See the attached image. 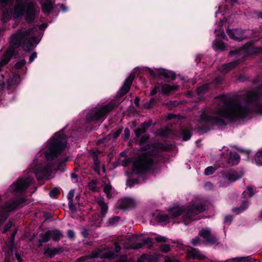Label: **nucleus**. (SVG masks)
I'll use <instances>...</instances> for the list:
<instances>
[{
    "instance_id": "1",
    "label": "nucleus",
    "mask_w": 262,
    "mask_h": 262,
    "mask_svg": "<svg viewBox=\"0 0 262 262\" xmlns=\"http://www.w3.org/2000/svg\"><path fill=\"white\" fill-rule=\"evenodd\" d=\"M241 103L242 101L238 100L221 98L219 107L215 112L211 114L205 112L202 114L198 125L204 124L222 125L224 124V118L234 120L246 117L249 110L247 107L242 106Z\"/></svg>"
},
{
    "instance_id": "2",
    "label": "nucleus",
    "mask_w": 262,
    "mask_h": 262,
    "mask_svg": "<svg viewBox=\"0 0 262 262\" xmlns=\"http://www.w3.org/2000/svg\"><path fill=\"white\" fill-rule=\"evenodd\" d=\"M34 29L30 28L27 30H18L11 37L10 43L13 47L21 46L26 51L32 50L35 44H37V38L33 33Z\"/></svg>"
},
{
    "instance_id": "3",
    "label": "nucleus",
    "mask_w": 262,
    "mask_h": 262,
    "mask_svg": "<svg viewBox=\"0 0 262 262\" xmlns=\"http://www.w3.org/2000/svg\"><path fill=\"white\" fill-rule=\"evenodd\" d=\"M12 1L13 0H0V3L3 5H7L11 3ZM25 9L26 10V19L29 21H32L35 16L39 12L33 2H27L26 0H17L13 13L14 17L18 18L21 16Z\"/></svg>"
},
{
    "instance_id": "4",
    "label": "nucleus",
    "mask_w": 262,
    "mask_h": 262,
    "mask_svg": "<svg viewBox=\"0 0 262 262\" xmlns=\"http://www.w3.org/2000/svg\"><path fill=\"white\" fill-rule=\"evenodd\" d=\"M67 140L62 132L56 133L51 139L46 157L48 161H52L65 148Z\"/></svg>"
},
{
    "instance_id": "5",
    "label": "nucleus",
    "mask_w": 262,
    "mask_h": 262,
    "mask_svg": "<svg viewBox=\"0 0 262 262\" xmlns=\"http://www.w3.org/2000/svg\"><path fill=\"white\" fill-rule=\"evenodd\" d=\"M204 210H205V207L202 204H192L186 208L177 206L170 208L168 210L172 217H176L182 215L185 220H191L193 216Z\"/></svg>"
},
{
    "instance_id": "6",
    "label": "nucleus",
    "mask_w": 262,
    "mask_h": 262,
    "mask_svg": "<svg viewBox=\"0 0 262 262\" xmlns=\"http://www.w3.org/2000/svg\"><path fill=\"white\" fill-rule=\"evenodd\" d=\"M116 106L117 105L115 103H110L107 105L94 108L88 113L86 118L89 121L101 119L111 112Z\"/></svg>"
},
{
    "instance_id": "7",
    "label": "nucleus",
    "mask_w": 262,
    "mask_h": 262,
    "mask_svg": "<svg viewBox=\"0 0 262 262\" xmlns=\"http://www.w3.org/2000/svg\"><path fill=\"white\" fill-rule=\"evenodd\" d=\"M154 161L148 155H142L136 159L133 163V168L137 172H142L152 167Z\"/></svg>"
},
{
    "instance_id": "8",
    "label": "nucleus",
    "mask_w": 262,
    "mask_h": 262,
    "mask_svg": "<svg viewBox=\"0 0 262 262\" xmlns=\"http://www.w3.org/2000/svg\"><path fill=\"white\" fill-rule=\"evenodd\" d=\"M32 181V178L30 177L19 178L12 186L13 191L17 193L25 191L31 184Z\"/></svg>"
},
{
    "instance_id": "9",
    "label": "nucleus",
    "mask_w": 262,
    "mask_h": 262,
    "mask_svg": "<svg viewBox=\"0 0 262 262\" xmlns=\"http://www.w3.org/2000/svg\"><path fill=\"white\" fill-rule=\"evenodd\" d=\"M227 33L230 38L236 41H241L245 38V35L242 30L238 29H228Z\"/></svg>"
},
{
    "instance_id": "10",
    "label": "nucleus",
    "mask_w": 262,
    "mask_h": 262,
    "mask_svg": "<svg viewBox=\"0 0 262 262\" xmlns=\"http://www.w3.org/2000/svg\"><path fill=\"white\" fill-rule=\"evenodd\" d=\"M135 76L134 75H130L129 77L126 79L123 85L120 90L119 93L121 95L126 94L130 89V86L134 79Z\"/></svg>"
},
{
    "instance_id": "11",
    "label": "nucleus",
    "mask_w": 262,
    "mask_h": 262,
    "mask_svg": "<svg viewBox=\"0 0 262 262\" xmlns=\"http://www.w3.org/2000/svg\"><path fill=\"white\" fill-rule=\"evenodd\" d=\"M199 235L206 241L210 243L216 242V239L214 235L211 234L210 231L208 229H203L199 232Z\"/></svg>"
},
{
    "instance_id": "12",
    "label": "nucleus",
    "mask_w": 262,
    "mask_h": 262,
    "mask_svg": "<svg viewBox=\"0 0 262 262\" xmlns=\"http://www.w3.org/2000/svg\"><path fill=\"white\" fill-rule=\"evenodd\" d=\"M24 202V200L22 201V202ZM21 203V202H18L17 201V202H14L12 204H5L3 208V209L4 210V213L2 215V219L0 220V222L1 221H4L7 219V216H8V215L7 214V212L11 211L13 210L14 208H15L17 206H18Z\"/></svg>"
},
{
    "instance_id": "13",
    "label": "nucleus",
    "mask_w": 262,
    "mask_h": 262,
    "mask_svg": "<svg viewBox=\"0 0 262 262\" xmlns=\"http://www.w3.org/2000/svg\"><path fill=\"white\" fill-rule=\"evenodd\" d=\"M14 53V49L12 47L9 48L3 56L0 61V68L7 64L11 59Z\"/></svg>"
},
{
    "instance_id": "14",
    "label": "nucleus",
    "mask_w": 262,
    "mask_h": 262,
    "mask_svg": "<svg viewBox=\"0 0 262 262\" xmlns=\"http://www.w3.org/2000/svg\"><path fill=\"white\" fill-rule=\"evenodd\" d=\"M137 205L135 200L131 198L123 199L120 204V207L122 209H128L135 207Z\"/></svg>"
},
{
    "instance_id": "15",
    "label": "nucleus",
    "mask_w": 262,
    "mask_h": 262,
    "mask_svg": "<svg viewBox=\"0 0 262 262\" xmlns=\"http://www.w3.org/2000/svg\"><path fill=\"white\" fill-rule=\"evenodd\" d=\"M259 96L257 91H249L247 93L245 101L247 103H250L256 101Z\"/></svg>"
},
{
    "instance_id": "16",
    "label": "nucleus",
    "mask_w": 262,
    "mask_h": 262,
    "mask_svg": "<svg viewBox=\"0 0 262 262\" xmlns=\"http://www.w3.org/2000/svg\"><path fill=\"white\" fill-rule=\"evenodd\" d=\"M243 176L242 172L233 171L226 176V179L230 182H235L241 179Z\"/></svg>"
},
{
    "instance_id": "17",
    "label": "nucleus",
    "mask_w": 262,
    "mask_h": 262,
    "mask_svg": "<svg viewBox=\"0 0 262 262\" xmlns=\"http://www.w3.org/2000/svg\"><path fill=\"white\" fill-rule=\"evenodd\" d=\"M63 249L61 247L56 248H47L44 252V254L49 256V257H52L55 255L57 254L61 253L63 251Z\"/></svg>"
},
{
    "instance_id": "18",
    "label": "nucleus",
    "mask_w": 262,
    "mask_h": 262,
    "mask_svg": "<svg viewBox=\"0 0 262 262\" xmlns=\"http://www.w3.org/2000/svg\"><path fill=\"white\" fill-rule=\"evenodd\" d=\"M94 159V164H93V169L94 170L98 173L99 174H100V170L102 168L103 172L104 173L105 172V168L104 165L103 164L101 167L100 164V161L98 160L97 157L96 156H94L93 157Z\"/></svg>"
},
{
    "instance_id": "19",
    "label": "nucleus",
    "mask_w": 262,
    "mask_h": 262,
    "mask_svg": "<svg viewBox=\"0 0 262 262\" xmlns=\"http://www.w3.org/2000/svg\"><path fill=\"white\" fill-rule=\"evenodd\" d=\"M187 256L192 258H203V255L195 249L191 248L187 250Z\"/></svg>"
},
{
    "instance_id": "20",
    "label": "nucleus",
    "mask_w": 262,
    "mask_h": 262,
    "mask_svg": "<svg viewBox=\"0 0 262 262\" xmlns=\"http://www.w3.org/2000/svg\"><path fill=\"white\" fill-rule=\"evenodd\" d=\"M178 89V86L176 85H171L170 84H166L161 86V92L164 94H167L170 92L176 91Z\"/></svg>"
},
{
    "instance_id": "21",
    "label": "nucleus",
    "mask_w": 262,
    "mask_h": 262,
    "mask_svg": "<svg viewBox=\"0 0 262 262\" xmlns=\"http://www.w3.org/2000/svg\"><path fill=\"white\" fill-rule=\"evenodd\" d=\"M248 202L247 201H244L243 204L239 207H235L232 208V211L235 214L237 215L245 211L248 206Z\"/></svg>"
},
{
    "instance_id": "22",
    "label": "nucleus",
    "mask_w": 262,
    "mask_h": 262,
    "mask_svg": "<svg viewBox=\"0 0 262 262\" xmlns=\"http://www.w3.org/2000/svg\"><path fill=\"white\" fill-rule=\"evenodd\" d=\"M238 62L237 61L229 62L227 64H225L220 67L219 70L222 72L226 73L231 68L235 67Z\"/></svg>"
},
{
    "instance_id": "23",
    "label": "nucleus",
    "mask_w": 262,
    "mask_h": 262,
    "mask_svg": "<svg viewBox=\"0 0 262 262\" xmlns=\"http://www.w3.org/2000/svg\"><path fill=\"white\" fill-rule=\"evenodd\" d=\"M42 9L45 13H50L53 10V4L50 0H46L42 5Z\"/></svg>"
},
{
    "instance_id": "24",
    "label": "nucleus",
    "mask_w": 262,
    "mask_h": 262,
    "mask_svg": "<svg viewBox=\"0 0 262 262\" xmlns=\"http://www.w3.org/2000/svg\"><path fill=\"white\" fill-rule=\"evenodd\" d=\"M151 123H143L140 127L135 130V134L137 137H139L142 134L146 132L147 127L150 126Z\"/></svg>"
},
{
    "instance_id": "25",
    "label": "nucleus",
    "mask_w": 262,
    "mask_h": 262,
    "mask_svg": "<svg viewBox=\"0 0 262 262\" xmlns=\"http://www.w3.org/2000/svg\"><path fill=\"white\" fill-rule=\"evenodd\" d=\"M40 239H39V246H41L42 243H45L48 242L51 239V235L50 230L45 232L42 233L40 234Z\"/></svg>"
},
{
    "instance_id": "26",
    "label": "nucleus",
    "mask_w": 262,
    "mask_h": 262,
    "mask_svg": "<svg viewBox=\"0 0 262 262\" xmlns=\"http://www.w3.org/2000/svg\"><path fill=\"white\" fill-rule=\"evenodd\" d=\"M154 76H162L165 78H170L172 76V74L167 70L160 69L157 70L156 71V73L154 75Z\"/></svg>"
},
{
    "instance_id": "27",
    "label": "nucleus",
    "mask_w": 262,
    "mask_h": 262,
    "mask_svg": "<svg viewBox=\"0 0 262 262\" xmlns=\"http://www.w3.org/2000/svg\"><path fill=\"white\" fill-rule=\"evenodd\" d=\"M51 237L55 241H57L63 236L61 232L58 230H50Z\"/></svg>"
},
{
    "instance_id": "28",
    "label": "nucleus",
    "mask_w": 262,
    "mask_h": 262,
    "mask_svg": "<svg viewBox=\"0 0 262 262\" xmlns=\"http://www.w3.org/2000/svg\"><path fill=\"white\" fill-rule=\"evenodd\" d=\"M239 159V155L236 152H231L229 162L232 165L237 164Z\"/></svg>"
},
{
    "instance_id": "29",
    "label": "nucleus",
    "mask_w": 262,
    "mask_h": 262,
    "mask_svg": "<svg viewBox=\"0 0 262 262\" xmlns=\"http://www.w3.org/2000/svg\"><path fill=\"white\" fill-rule=\"evenodd\" d=\"M97 204L101 207V213L102 214H105L107 211V206L103 201V200L100 198L98 199L97 200Z\"/></svg>"
},
{
    "instance_id": "30",
    "label": "nucleus",
    "mask_w": 262,
    "mask_h": 262,
    "mask_svg": "<svg viewBox=\"0 0 262 262\" xmlns=\"http://www.w3.org/2000/svg\"><path fill=\"white\" fill-rule=\"evenodd\" d=\"M181 134L182 135L183 140L187 141L189 140L191 136L190 129L187 128L182 129Z\"/></svg>"
},
{
    "instance_id": "31",
    "label": "nucleus",
    "mask_w": 262,
    "mask_h": 262,
    "mask_svg": "<svg viewBox=\"0 0 262 262\" xmlns=\"http://www.w3.org/2000/svg\"><path fill=\"white\" fill-rule=\"evenodd\" d=\"M19 77L18 75H13L8 80L9 85H14L18 82Z\"/></svg>"
},
{
    "instance_id": "32",
    "label": "nucleus",
    "mask_w": 262,
    "mask_h": 262,
    "mask_svg": "<svg viewBox=\"0 0 262 262\" xmlns=\"http://www.w3.org/2000/svg\"><path fill=\"white\" fill-rule=\"evenodd\" d=\"M112 189V186L110 184H106L103 187V191L106 194L107 198H111L112 194L111 191Z\"/></svg>"
},
{
    "instance_id": "33",
    "label": "nucleus",
    "mask_w": 262,
    "mask_h": 262,
    "mask_svg": "<svg viewBox=\"0 0 262 262\" xmlns=\"http://www.w3.org/2000/svg\"><path fill=\"white\" fill-rule=\"evenodd\" d=\"M214 47L216 50L223 51L225 50V45L224 43L220 41H216L214 43Z\"/></svg>"
},
{
    "instance_id": "34",
    "label": "nucleus",
    "mask_w": 262,
    "mask_h": 262,
    "mask_svg": "<svg viewBox=\"0 0 262 262\" xmlns=\"http://www.w3.org/2000/svg\"><path fill=\"white\" fill-rule=\"evenodd\" d=\"M255 160L258 165H260L262 163V150L256 153L255 156Z\"/></svg>"
},
{
    "instance_id": "35",
    "label": "nucleus",
    "mask_w": 262,
    "mask_h": 262,
    "mask_svg": "<svg viewBox=\"0 0 262 262\" xmlns=\"http://www.w3.org/2000/svg\"><path fill=\"white\" fill-rule=\"evenodd\" d=\"M209 89V85L207 84H204L203 86L199 88L198 89V93L199 95H201L208 91Z\"/></svg>"
},
{
    "instance_id": "36",
    "label": "nucleus",
    "mask_w": 262,
    "mask_h": 262,
    "mask_svg": "<svg viewBox=\"0 0 262 262\" xmlns=\"http://www.w3.org/2000/svg\"><path fill=\"white\" fill-rule=\"evenodd\" d=\"M74 190H71L68 193V199L69 201V207L70 208V209H72V202L73 201V198L74 196Z\"/></svg>"
},
{
    "instance_id": "37",
    "label": "nucleus",
    "mask_w": 262,
    "mask_h": 262,
    "mask_svg": "<svg viewBox=\"0 0 262 262\" xmlns=\"http://www.w3.org/2000/svg\"><path fill=\"white\" fill-rule=\"evenodd\" d=\"M88 187L93 192H97L99 190V188L96 186L95 183L93 181L89 183Z\"/></svg>"
},
{
    "instance_id": "38",
    "label": "nucleus",
    "mask_w": 262,
    "mask_h": 262,
    "mask_svg": "<svg viewBox=\"0 0 262 262\" xmlns=\"http://www.w3.org/2000/svg\"><path fill=\"white\" fill-rule=\"evenodd\" d=\"M216 168L213 166H209L206 168L205 170V174L207 176L212 174L215 171Z\"/></svg>"
},
{
    "instance_id": "39",
    "label": "nucleus",
    "mask_w": 262,
    "mask_h": 262,
    "mask_svg": "<svg viewBox=\"0 0 262 262\" xmlns=\"http://www.w3.org/2000/svg\"><path fill=\"white\" fill-rule=\"evenodd\" d=\"M59 193V190L57 188H54L50 192V196L52 198H55L58 195Z\"/></svg>"
},
{
    "instance_id": "40",
    "label": "nucleus",
    "mask_w": 262,
    "mask_h": 262,
    "mask_svg": "<svg viewBox=\"0 0 262 262\" xmlns=\"http://www.w3.org/2000/svg\"><path fill=\"white\" fill-rule=\"evenodd\" d=\"M158 220L160 222H165L166 221L169 217L166 214H160L158 216Z\"/></svg>"
},
{
    "instance_id": "41",
    "label": "nucleus",
    "mask_w": 262,
    "mask_h": 262,
    "mask_svg": "<svg viewBox=\"0 0 262 262\" xmlns=\"http://www.w3.org/2000/svg\"><path fill=\"white\" fill-rule=\"evenodd\" d=\"M25 61L24 60H22L19 61V62H17L15 64V66L16 69H20L25 64Z\"/></svg>"
},
{
    "instance_id": "42",
    "label": "nucleus",
    "mask_w": 262,
    "mask_h": 262,
    "mask_svg": "<svg viewBox=\"0 0 262 262\" xmlns=\"http://www.w3.org/2000/svg\"><path fill=\"white\" fill-rule=\"evenodd\" d=\"M143 246V244H141V243H138L136 245H132L129 247H125L126 248H132V249H139V248H140L142 247Z\"/></svg>"
},
{
    "instance_id": "43",
    "label": "nucleus",
    "mask_w": 262,
    "mask_h": 262,
    "mask_svg": "<svg viewBox=\"0 0 262 262\" xmlns=\"http://www.w3.org/2000/svg\"><path fill=\"white\" fill-rule=\"evenodd\" d=\"M161 249L164 252H168L170 250L169 246L167 244H162L161 246Z\"/></svg>"
},
{
    "instance_id": "44",
    "label": "nucleus",
    "mask_w": 262,
    "mask_h": 262,
    "mask_svg": "<svg viewBox=\"0 0 262 262\" xmlns=\"http://www.w3.org/2000/svg\"><path fill=\"white\" fill-rule=\"evenodd\" d=\"M120 219V217L118 216L114 217L111 219L109 221V223L110 224H114L116 222H118Z\"/></svg>"
},
{
    "instance_id": "45",
    "label": "nucleus",
    "mask_w": 262,
    "mask_h": 262,
    "mask_svg": "<svg viewBox=\"0 0 262 262\" xmlns=\"http://www.w3.org/2000/svg\"><path fill=\"white\" fill-rule=\"evenodd\" d=\"M11 227H12V223H8L5 226V227L4 230H3V233H6L7 231H8L11 228Z\"/></svg>"
},
{
    "instance_id": "46",
    "label": "nucleus",
    "mask_w": 262,
    "mask_h": 262,
    "mask_svg": "<svg viewBox=\"0 0 262 262\" xmlns=\"http://www.w3.org/2000/svg\"><path fill=\"white\" fill-rule=\"evenodd\" d=\"M247 190L249 192L248 195L249 197H252L254 194V192L253 190V188L251 187H250V186L248 187Z\"/></svg>"
},
{
    "instance_id": "47",
    "label": "nucleus",
    "mask_w": 262,
    "mask_h": 262,
    "mask_svg": "<svg viewBox=\"0 0 262 262\" xmlns=\"http://www.w3.org/2000/svg\"><path fill=\"white\" fill-rule=\"evenodd\" d=\"M69 238H73L75 236V233L73 230H69L67 232Z\"/></svg>"
},
{
    "instance_id": "48",
    "label": "nucleus",
    "mask_w": 262,
    "mask_h": 262,
    "mask_svg": "<svg viewBox=\"0 0 262 262\" xmlns=\"http://www.w3.org/2000/svg\"><path fill=\"white\" fill-rule=\"evenodd\" d=\"M37 56V53L33 52L29 57V62H32Z\"/></svg>"
},
{
    "instance_id": "49",
    "label": "nucleus",
    "mask_w": 262,
    "mask_h": 262,
    "mask_svg": "<svg viewBox=\"0 0 262 262\" xmlns=\"http://www.w3.org/2000/svg\"><path fill=\"white\" fill-rule=\"evenodd\" d=\"M192 244L195 246L200 243V239L199 237H195L193 238L191 241Z\"/></svg>"
},
{
    "instance_id": "50",
    "label": "nucleus",
    "mask_w": 262,
    "mask_h": 262,
    "mask_svg": "<svg viewBox=\"0 0 262 262\" xmlns=\"http://www.w3.org/2000/svg\"><path fill=\"white\" fill-rule=\"evenodd\" d=\"M233 220V217L231 215H228L225 218V222L230 224Z\"/></svg>"
},
{
    "instance_id": "51",
    "label": "nucleus",
    "mask_w": 262,
    "mask_h": 262,
    "mask_svg": "<svg viewBox=\"0 0 262 262\" xmlns=\"http://www.w3.org/2000/svg\"><path fill=\"white\" fill-rule=\"evenodd\" d=\"M3 17H4V18L5 19H10L11 18V12H7V13L5 12L4 13Z\"/></svg>"
},
{
    "instance_id": "52",
    "label": "nucleus",
    "mask_w": 262,
    "mask_h": 262,
    "mask_svg": "<svg viewBox=\"0 0 262 262\" xmlns=\"http://www.w3.org/2000/svg\"><path fill=\"white\" fill-rule=\"evenodd\" d=\"M247 259V257H236L233 258V259L237 260L238 262H241L243 261H246V260Z\"/></svg>"
},
{
    "instance_id": "53",
    "label": "nucleus",
    "mask_w": 262,
    "mask_h": 262,
    "mask_svg": "<svg viewBox=\"0 0 262 262\" xmlns=\"http://www.w3.org/2000/svg\"><path fill=\"white\" fill-rule=\"evenodd\" d=\"M127 260L126 256L122 255L120 256L119 259L117 261V262H126Z\"/></svg>"
},
{
    "instance_id": "54",
    "label": "nucleus",
    "mask_w": 262,
    "mask_h": 262,
    "mask_svg": "<svg viewBox=\"0 0 262 262\" xmlns=\"http://www.w3.org/2000/svg\"><path fill=\"white\" fill-rule=\"evenodd\" d=\"M155 239L158 242H163L166 241V238L162 236L157 237L155 238Z\"/></svg>"
},
{
    "instance_id": "55",
    "label": "nucleus",
    "mask_w": 262,
    "mask_h": 262,
    "mask_svg": "<svg viewBox=\"0 0 262 262\" xmlns=\"http://www.w3.org/2000/svg\"><path fill=\"white\" fill-rule=\"evenodd\" d=\"M124 134L125 138L128 139L129 137L130 133L129 130L128 128H125L124 130Z\"/></svg>"
},
{
    "instance_id": "56",
    "label": "nucleus",
    "mask_w": 262,
    "mask_h": 262,
    "mask_svg": "<svg viewBox=\"0 0 262 262\" xmlns=\"http://www.w3.org/2000/svg\"><path fill=\"white\" fill-rule=\"evenodd\" d=\"M158 92V89L157 87H154L153 89L151 91L150 94V95H154L157 94Z\"/></svg>"
},
{
    "instance_id": "57",
    "label": "nucleus",
    "mask_w": 262,
    "mask_h": 262,
    "mask_svg": "<svg viewBox=\"0 0 262 262\" xmlns=\"http://www.w3.org/2000/svg\"><path fill=\"white\" fill-rule=\"evenodd\" d=\"M213 187L212 184L210 182L206 183V188L207 189H211Z\"/></svg>"
},
{
    "instance_id": "58",
    "label": "nucleus",
    "mask_w": 262,
    "mask_h": 262,
    "mask_svg": "<svg viewBox=\"0 0 262 262\" xmlns=\"http://www.w3.org/2000/svg\"><path fill=\"white\" fill-rule=\"evenodd\" d=\"M88 258V257H82L77 260L76 262H84V261Z\"/></svg>"
},
{
    "instance_id": "59",
    "label": "nucleus",
    "mask_w": 262,
    "mask_h": 262,
    "mask_svg": "<svg viewBox=\"0 0 262 262\" xmlns=\"http://www.w3.org/2000/svg\"><path fill=\"white\" fill-rule=\"evenodd\" d=\"M120 133L121 132L119 130H117V131L115 132V133L113 134V138H117L120 134Z\"/></svg>"
},
{
    "instance_id": "60",
    "label": "nucleus",
    "mask_w": 262,
    "mask_h": 262,
    "mask_svg": "<svg viewBox=\"0 0 262 262\" xmlns=\"http://www.w3.org/2000/svg\"><path fill=\"white\" fill-rule=\"evenodd\" d=\"M135 103L137 106H139V99L138 98H136L135 100Z\"/></svg>"
},
{
    "instance_id": "61",
    "label": "nucleus",
    "mask_w": 262,
    "mask_h": 262,
    "mask_svg": "<svg viewBox=\"0 0 262 262\" xmlns=\"http://www.w3.org/2000/svg\"><path fill=\"white\" fill-rule=\"evenodd\" d=\"M165 262H178L177 261L173 260L169 258L165 259Z\"/></svg>"
},
{
    "instance_id": "62",
    "label": "nucleus",
    "mask_w": 262,
    "mask_h": 262,
    "mask_svg": "<svg viewBox=\"0 0 262 262\" xmlns=\"http://www.w3.org/2000/svg\"><path fill=\"white\" fill-rule=\"evenodd\" d=\"M120 247L117 244H116V251L117 252H118L120 250Z\"/></svg>"
},
{
    "instance_id": "63",
    "label": "nucleus",
    "mask_w": 262,
    "mask_h": 262,
    "mask_svg": "<svg viewBox=\"0 0 262 262\" xmlns=\"http://www.w3.org/2000/svg\"><path fill=\"white\" fill-rule=\"evenodd\" d=\"M49 173V171L45 170L43 171L42 174H41V177H43L47 175Z\"/></svg>"
},
{
    "instance_id": "64",
    "label": "nucleus",
    "mask_w": 262,
    "mask_h": 262,
    "mask_svg": "<svg viewBox=\"0 0 262 262\" xmlns=\"http://www.w3.org/2000/svg\"><path fill=\"white\" fill-rule=\"evenodd\" d=\"M15 256H16V258H17V259L18 260L19 262H21V259L20 256L18 255V254H15Z\"/></svg>"
}]
</instances>
